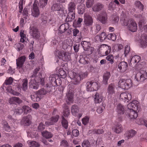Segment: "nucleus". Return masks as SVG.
<instances>
[{"label":"nucleus","mask_w":147,"mask_h":147,"mask_svg":"<svg viewBox=\"0 0 147 147\" xmlns=\"http://www.w3.org/2000/svg\"><path fill=\"white\" fill-rule=\"evenodd\" d=\"M76 8V5L73 2H70L68 5V11L74 12Z\"/></svg>","instance_id":"obj_34"},{"label":"nucleus","mask_w":147,"mask_h":147,"mask_svg":"<svg viewBox=\"0 0 147 147\" xmlns=\"http://www.w3.org/2000/svg\"><path fill=\"white\" fill-rule=\"evenodd\" d=\"M94 0H88L86 4V5L87 7H91L94 4Z\"/></svg>","instance_id":"obj_51"},{"label":"nucleus","mask_w":147,"mask_h":147,"mask_svg":"<svg viewBox=\"0 0 147 147\" xmlns=\"http://www.w3.org/2000/svg\"><path fill=\"white\" fill-rule=\"evenodd\" d=\"M121 99L123 100H125V102H128V100H130L131 98V96L130 93H127L123 92L120 95Z\"/></svg>","instance_id":"obj_18"},{"label":"nucleus","mask_w":147,"mask_h":147,"mask_svg":"<svg viewBox=\"0 0 147 147\" xmlns=\"http://www.w3.org/2000/svg\"><path fill=\"white\" fill-rule=\"evenodd\" d=\"M139 102L136 100L133 101L127 105L128 110L127 111V113H128V116L131 119H135L138 117V114L136 112V110L139 108Z\"/></svg>","instance_id":"obj_1"},{"label":"nucleus","mask_w":147,"mask_h":147,"mask_svg":"<svg viewBox=\"0 0 147 147\" xmlns=\"http://www.w3.org/2000/svg\"><path fill=\"white\" fill-rule=\"evenodd\" d=\"M49 79L50 83L53 86H57L58 85L57 82H59L60 84V82L61 81L58 76L56 74L51 75L49 77Z\"/></svg>","instance_id":"obj_7"},{"label":"nucleus","mask_w":147,"mask_h":147,"mask_svg":"<svg viewBox=\"0 0 147 147\" xmlns=\"http://www.w3.org/2000/svg\"><path fill=\"white\" fill-rule=\"evenodd\" d=\"M51 91V90L50 89L49 90H45L43 88H42L40 90H39L37 92V94L36 95V97L37 98H40V95H43L46 94L47 93H49Z\"/></svg>","instance_id":"obj_22"},{"label":"nucleus","mask_w":147,"mask_h":147,"mask_svg":"<svg viewBox=\"0 0 147 147\" xmlns=\"http://www.w3.org/2000/svg\"><path fill=\"white\" fill-rule=\"evenodd\" d=\"M32 118V116L30 115L24 117L22 118L21 123L24 126H29L31 123Z\"/></svg>","instance_id":"obj_12"},{"label":"nucleus","mask_w":147,"mask_h":147,"mask_svg":"<svg viewBox=\"0 0 147 147\" xmlns=\"http://www.w3.org/2000/svg\"><path fill=\"white\" fill-rule=\"evenodd\" d=\"M66 102L67 105H70V103H72L73 102V94L71 90H69L66 95Z\"/></svg>","instance_id":"obj_14"},{"label":"nucleus","mask_w":147,"mask_h":147,"mask_svg":"<svg viewBox=\"0 0 147 147\" xmlns=\"http://www.w3.org/2000/svg\"><path fill=\"white\" fill-rule=\"evenodd\" d=\"M71 110L72 113L75 115L78 111V106L76 105H73L71 108Z\"/></svg>","instance_id":"obj_39"},{"label":"nucleus","mask_w":147,"mask_h":147,"mask_svg":"<svg viewBox=\"0 0 147 147\" xmlns=\"http://www.w3.org/2000/svg\"><path fill=\"white\" fill-rule=\"evenodd\" d=\"M70 58V56L68 53L67 52L64 53V52L63 54V58L62 59L63 60L67 61L69 60Z\"/></svg>","instance_id":"obj_45"},{"label":"nucleus","mask_w":147,"mask_h":147,"mask_svg":"<svg viewBox=\"0 0 147 147\" xmlns=\"http://www.w3.org/2000/svg\"><path fill=\"white\" fill-rule=\"evenodd\" d=\"M18 51L21 50L24 48V45L22 43H18L16 45Z\"/></svg>","instance_id":"obj_58"},{"label":"nucleus","mask_w":147,"mask_h":147,"mask_svg":"<svg viewBox=\"0 0 147 147\" xmlns=\"http://www.w3.org/2000/svg\"><path fill=\"white\" fill-rule=\"evenodd\" d=\"M59 74L61 76H62V77L63 78H65L67 76L66 72L63 69H60L59 71Z\"/></svg>","instance_id":"obj_52"},{"label":"nucleus","mask_w":147,"mask_h":147,"mask_svg":"<svg viewBox=\"0 0 147 147\" xmlns=\"http://www.w3.org/2000/svg\"><path fill=\"white\" fill-rule=\"evenodd\" d=\"M101 29V27L100 25L98 24H97L96 25V29L95 31H94L93 34H97L99 31Z\"/></svg>","instance_id":"obj_55"},{"label":"nucleus","mask_w":147,"mask_h":147,"mask_svg":"<svg viewBox=\"0 0 147 147\" xmlns=\"http://www.w3.org/2000/svg\"><path fill=\"white\" fill-rule=\"evenodd\" d=\"M89 120V118L88 117H85L83 118L82 120V123L84 125H86L88 122Z\"/></svg>","instance_id":"obj_57"},{"label":"nucleus","mask_w":147,"mask_h":147,"mask_svg":"<svg viewBox=\"0 0 147 147\" xmlns=\"http://www.w3.org/2000/svg\"><path fill=\"white\" fill-rule=\"evenodd\" d=\"M84 22L85 24L87 26L92 25L93 21L91 16L88 15H86L84 17Z\"/></svg>","instance_id":"obj_16"},{"label":"nucleus","mask_w":147,"mask_h":147,"mask_svg":"<svg viewBox=\"0 0 147 147\" xmlns=\"http://www.w3.org/2000/svg\"><path fill=\"white\" fill-rule=\"evenodd\" d=\"M145 23V20H140L139 21L138 25L140 28H142Z\"/></svg>","instance_id":"obj_59"},{"label":"nucleus","mask_w":147,"mask_h":147,"mask_svg":"<svg viewBox=\"0 0 147 147\" xmlns=\"http://www.w3.org/2000/svg\"><path fill=\"white\" fill-rule=\"evenodd\" d=\"M110 73L107 72L103 76V82L105 84H107L108 80L110 77Z\"/></svg>","instance_id":"obj_33"},{"label":"nucleus","mask_w":147,"mask_h":147,"mask_svg":"<svg viewBox=\"0 0 147 147\" xmlns=\"http://www.w3.org/2000/svg\"><path fill=\"white\" fill-rule=\"evenodd\" d=\"M94 98L95 102L96 103H100L102 101V97L101 96H100L99 94L98 93H96L94 96Z\"/></svg>","instance_id":"obj_29"},{"label":"nucleus","mask_w":147,"mask_h":147,"mask_svg":"<svg viewBox=\"0 0 147 147\" xmlns=\"http://www.w3.org/2000/svg\"><path fill=\"white\" fill-rule=\"evenodd\" d=\"M30 78H34L36 80L40 81V84H44V79L42 78V74L40 71V68L37 67L35 68L33 71V73L30 76Z\"/></svg>","instance_id":"obj_4"},{"label":"nucleus","mask_w":147,"mask_h":147,"mask_svg":"<svg viewBox=\"0 0 147 147\" xmlns=\"http://www.w3.org/2000/svg\"><path fill=\"white\" fill-rule=\"evenodd\" d=\"M136 131L134 130H130L128 133L126 134V136L128 137V139L131 138L134 136L136 134Z\"/></svg>","instance_id":"obj_35"},{"label":"nucleus","mask_w":147,"mask_h":147,"mask_svg":"<svg viewBox=\"0 0 147 147\" xmlns=\"http://www.w3.org/2000/svg\"><path fill=\"white\" fill-rule=\"evenodd\" d=\"M107 37L106 35V33L105 32H102L100 36H98V35L96 36V37H98L100 39V41L101 42L104 40Z\"/></svg>","instance_id":"obj_37"},{"label":"nucleus","mask_w":147,"mask_h":147,"mask_svg":"<svg viewBox=\"0 0 147 147\" xmlns=\"http://www.w3.org/2000/svg\"><path fill=\"white\" fill-rule=\"evenodd\" d=\"M22 110L24 113H27L30 112L31 109L27 106L24 105L22 107Z\"/></svg>","instance_id":"obj_43"},{"label":"nucleus","mask_w":147,"mask_h":147,"mask_svg":"<svg viewBox=\"0 0 147 147\" xmlns=\"http://www.w3.org/2000/svg\"><path fill=\"white\" fill-rule=\"evenodd\" d=\"M117 111L118 115L123 114L124 113V108L123 106L121 104H119L117 106Z\"/></svg>","instance_id":"obj_30"},{"label":"nucleus","mask_w":147,"mask_h":147,"mask_svg":"<svg viewBox=\"0 0 147 147\" xmlns=\"http://www.w3.org/2000/svg\"><path fill=\"white\" fill-rule=\"evenodd\" d=\"M62 120L61 123L65 129H67L68 127V122L67 120H66L63 117H62Z\"/></svg>","instance_id":"obj_42"},{"label":"nucleus","mask_w":147,"mask_h":147,"mask_svg":"<svg viewBox=\"0 0 147 147\" xmlns=\"http://www.w3.org/2000/svg\"><path fill=\"white\" fill-rule=\"evenodd\" d=\"M81 45L82 46L84 50H85L86 49L88 48L89 46V43L86 41H82L81 43Z\"/></svg>","instance_id":"obj_46"},{"label":"nucleus","mask_w":147,"mask_h":147,"mask_svg":"<svg viewBox=\"0 0 147 147\" xmlns=\"http://www.w3.org/2000/svg\"><path fill=\"white\" fill-rule=\"evenodd\" d=\"M64 53L63 51H60L58 50H56L55 54L56 56L59 59L63 58V54Z\"/></svg>","instance_id":"obj_36"},{"label":"nucleus","mask_w":147,"mask_h":147,"mask_svg":"<svg viewBox=\"0 0 147 147\" xmlns=\"http://www.w3.org/2000/svg\"><path fill=\"white\" fill-rule=\"evenodd\" d=\"M93 50L94 48L93 47H90L87 49H86L85 51H87L86 53L88 55H90L92 53Z\"/></svg>","instance_id":"obj_53"},{"label":"nucleus","mask_w":147,"mask_h":147,"mask_svg":"<svg viewBox=\"0 0 147 147\" xmlns=\"http://www.w3.org/2000/svg\"><path fill=\"white\" fill-rule=\"evenodd\" d=\"M72 134L73 136L77 137L79 135V132L77 129H75L72 130Z\"/></svg>","instance_id":"obj_60"},{"label":"nucleus","mask_w":147,"mask_h":147,"mask_svg":"<svg viewBox=\"0 0 147 147\" xmlns=\"http://www.w3.org/2000/svg\"><path fill=\"white\" fill-rule=\"evenodd\" d=\"M31 144L32 145V146L34 147H38L40 146V144L38 143L35 141H32L30 142Z\"/></svg>","instance_id":"obj_62"},{"label":"nucleus","mask_w":147,"mask_h":147,"mask_svg":"<svg viewBox=\"0 0 147 147\" xmlns=\"http://www.w3.org/2000/svg\"><path fill=\"white\" fill-rule=\"evenodd\" d=\"M141 60V57L138 55H135L133 56L130 61L131 64L136 63V65Z\"/></svg>","instance_id":"obj_25"},{"label":"nucleus","mask_w":147,"mask_h":147,"mask_svg":"<svg viewBox=\"0 0 147 147\" xmlns=\"http://www.w3.org/2000/svg\"><path fill=\"white\" fill-rule=\"evenodd\" d=\"M40 81H37L34 79V80H31L29 83L30 87L34 89H37L38 88Z\"/></svg>","instance_id":"obj_15"},{"label":"nucleus","mask_w":147,"mask_h":147,"mask_svg":"<svg viewBox=\"0 0 147 147\" xmlns=\"http://www.w3.org/2000/svg\"><path fill=\"white\" fill-rule=\"evenodd\" d=\"M14 114L16 115H21L23 113V110L22 109H16L14 110Z\"/></svg>","instance_id":"obj_50"},{"label":"nucleus","mask_w":147,"mask_h":147,"mask_svg":"<svg viewBox=\"0 0 147 147\" xmlns=\"http://www.w3.org/2000/svg\"><path fill=\"white\" fill-rule=\"evenodd\" d=\"M45 128V125L43 123H40L38 127V129L39 131H42Z\"/></svg>","instance_id":"obj_56"},{"label":"nucleus","mask_w":147,"mask_h":147,"mask_svg":"<svg viewBox=\"0 0 147 147\" xmlns=\"http://www.w3.org/2000/svg\"><path fill=\"white\" fill-rule=\"evenodd\" d=\"M97 18L102 23L105 24L106 23L107 18L106 11L105 10L102 11L100 14L98 15Z\"/></svg>","instance_id":"obj_9"},{"label":"nucleus","mask_w":147,"mask_h":147,"mask_svg":"<svg viewBox=\"0 0 147 147\" xmlns=\"http://www.w3.org/2000/svg\"><path fill=\"white\" fill-rule=\"evenodd\" d=\"M115 86L114 84H111L109 85L107 93L109 94H113L115 93Z\"/></svg>","instance_id":"obj_23"},{"label":"nucleus","mask_w":147,"mask_h":147,"mask_svg":"<svg viewBox=\"0 0 147 147\" xmlns=\"http://www.w3.org/2000/svg\"><path fill=\"white\" fill-rule=\"evenodd\" d=\"M85 6L84 4H81L78 7V12L79 13L82 14L85 11Z\"/></svg>","instance_id":"obj_38"},{"label":"nucleus","mask_w":147,"mask_h":147,"mask_svg":"<svg viewBox=\"0 0 147 147\" xmlns=\"http://www.w3.org/2000/svg\"><path fill=\"white\" fill-rule=\"evenodd\" d=\"M68 28V26L67 24H61L60 26L59 30V33H62L65 32L67 28Z\"/></svg>","instance_id":"obj_27"},{"label":"nucleus","mask_w":147,"mask_h":147,"mask_svg":"<svg viewBox=\"0 0 147 147\" xmlns=\"http://www.w3.org/2000/svg\"><path fill=\"white\" fill-rule=\"evenodd\" d=\"M108 38L112 40L113 41H115L116 38V35L115 34H109L107 36Z\"/></svg>","instance_id":"obj_47"},{"label":"nucleus","mask_w":147,"mask_h":147,"mask_svg":"<svg viewBox=\"0 0 147 147\" xmlns=\"http://www.w3.org/2000/svg\"><path fill=\"white\" fill-rule=\"evenodd\" d=\"M13 82V78L11 77H9L8 79L5 80V82L3 84V86L5 85H10L12 84Z\"/></svg>","instance_id":"obj_44"},{"label":"nucleus","mask_w":147,"mask_h":147,"mask_svg":"<svg viewBox=\"0 0 147 147\" xmlns=\"http://www.w3.org/2000/svg\"><path fill=\"white\" fill-rule=\"evenodd\" d=\"M33 10L32 11V15L34 17H38L40 14V12L36 4L35 3L33 4Z\"/></svg>","instance_id":"obj_20"},{"label":"nucleus","mask_w":147,"mask_h":147,"mask_svg":"<svg viewBox=\"0 0 147 147\" xmlns=\"http://www.w3.org/2000/svg\"><path fill=\"white\" fill-rule=\"evenodd\" d=\"M61 145H63L65 147H68L69 146V145L67 141L64 140L61 142Z\"/></svg>","instance_id":"obj_61"},{"label":"nucleus","mask_w":147,"mask_h":147,"mask_svg":"<svg viewBox=\"0 0 147 147\" xmlns=\"http://www.w3.org/2000/svg\"><path fill=\"white\" fill-rule=\"evenodd\" d=\"M135 5L138 8L141 10L143 11L144 9V6L139 1H137L135 3Z\"/></svg>","instance_id":"obj_40"},{"label":"nucleus","mask_w":147,"mask_h":147,"mask_svg":"<svg viewBox=\"0 0 147 147\" xmlns=\"http://www.w3.org/2000/svg\"><path fill=\"white\" fill-rule=\"evenodd\" d=\"M129 24L128 28V29L132 32H135L137 30V26L136 23L133 20H131L130 22H126L125 21L124 24L127 26Z\"/></svg>","instance_id":"obj_6"},{"label":"nucleus","mask_w":147,"mask_h":147,"mask_svg":"<svg viewBox=\"0 0 147 147\" xmlns=\"http://www.w3.org/2000/svg\"><path fill=\"white\" fill-rule=\"evenodd\" d=\"M105 109V107L103 106H102V107H99L97 109V111L98 113L99 114L101 113L102 112L103 109Z\"/></svg>","instance_id":"obj_64"},{"label":"nucleus","mask_w":147,"mask_h":147,"mask_svg":"<svg viewBox=\"0 0 147 147\" xmlns=\"http://www.w3.org/2000/svg\"><path fill=\"white\" fill-rule=\"evenodd\" d=\"M113 55L110 54L108 55L106 57V59L107 60L109 61L112 64L113 63Z\"/></svg>","instance_id":"obj_54"},{"label":"nucleus","mask_w":147,"mask_h":147,"mask_svg":"<svg viewBox=\"0 0 147 147\" xmlns=\"http://www.w3.org/2000/svg\"><path fill=\"white\" fill-rule=\"evenodd\" d=\"M88 75V73L86 72L78 74L71 71L69 74L70 78L74 80L75 84H77L79 83L81 80L87 77Z\"/></svg>","instance_id":"obj_2"},{"label":"nucleus","mask_w":147,"mask_h":147,"mask_svg":"<svg viewBox=\"0 0 147 147\" xmlns=\"http://www.w3.org/2000/svg\"><path fill=\"white\" fill-rule=\"evenodd\" d=\"M75 18V13L74 12L69 11L65 20L66 22H71Z\"/></svg>","instance_id":"obj_24"},{"label":"nucleus","mask_w":147,"mask_h":147,"mask_svg":"<svg viewBox=\"0 0 147 147\" xmlns=\"http://www.w3.org/2000/svg\"><path fill=\"white\" fill-rule=\"evenodd\" d=\"M30 32H32V35L33 37L36 39H38L40 37V33L36 27H30Z\"/></svg>","instance_id":"obj_10"},{"label":"nucleus","mask_w":147,"mask_h":147,"mask_svg":"<svg viewBox=\"0 0 147 147\" xmlns=\"http://www.w3.org/2000/svg\"><path fill=\"white\" fill-rule=\"evenodd\" d=\"M114 131L116 133L119 134L122 131L123 128L121 125L119 123H117L115 126L113 128Z\"/></svg>","instance_id":"obj_26"},{"label":"nucleus","mask_w":147,"mask_h":147,"mask_svg":"<svg viewBox=\"0 0 147 147\" xmlns=\"http://www.w3.org/2000/svg\"><path fill=\"white\" fill-rule=\"evenodd\" d=\"M64 108V115L65 117H68L70 114V110L67 105L65 103L63 105Z\"/></svg>","instance_id":"obj_28"},{"label":"nucleus","mask_w":147,"mask_h":147,"mask_svg":"<svg viewBox=\"0 0 147 147\" xmlns=\"http://www.w3.org/2000/svg\"><path fill=\"white\" fill-rule=\"evenodd\" d=\"M26 59L25 56H23L16 59V65L18 68L20 69L22 67L26 61Z\"/></svg>","instance_id":"obj_13"},{"label":"nucleus","mask_w":147,"mask_h":147,"mask_svg":"<svg viewBox=\"0 0 147 147\" xmlns=\"http://www.w3.org/2000/svg\"><path fill=\"white\" fill-rule=\"evenodd\" d=\"M48 0H40L38 5L40 7L43 8L47 4Z\"/></svg>","instance_id":"obj_41"},{"label":"nucleus","mask_w":147,"mask_h":147,"mask_svg":"<svg viewBox=\"0 0 147 147\" xmlns=\"http://www.w3.org/2000/svg\"><path fill=\"white\" fill-rule=\"evenodd\" d=\"M22 100L20 98L16 97H12L9 100V103L11 104H16L17 103L20 104L22 103Z\"/></svg>","instance_id":"obj_17"},{"label":"nucleus","mask_w":147,"mask_h":147,"mask_svg":"<svg viewBox=\"0 0 147 147\" xmlns=\"http://www.w3.org/2000/svg\"><path fill=\"white\" fill-rule=\"evenodd\" d=\"M103 7L104 5L100 3H98L94 5L92 9L94 11L97 12L100 11Z\"/></svg>","instance_id":"obj_21"},{"label":"nucleus","mask_w":147,"mask_h":147,"mask_svg":"<svg viewBox=\"0 0 147 147\" xmlns=\"http://www.w3.org/2000/svg\"><path fill=\"white\" fill-rule=\"evenodd\" d=\"M82 147H90V143L88 140H84L82 143Z\"/></svg>","instance_id":"obj_48"},{"label":"nucleus","mask_w":147,"mask_h":147,"mask_svg":"<svg viewBox=\"0 0 147 147\" xmlns=\"http://www.w3.org/2000/svg\"><path fill=\"white\" fill-rule=\"evenodd\" d=\"M147 78V73L146 71L141 70L138 72L135 76V78L138 82H142Z\"/></svg>","instance_id":"obj_5"},{"label":"nucleus","mask_w":147,"mask_h":147,"mask_svg":"<svg viewBox=\"0 0 147 147\" xmlns=\"http://www.w3.org/2000/svg\"><path fill=\"white\" fill-rule=\"evenodd\" d=\"M118 67L121 71L124 72L127 69V64L124 61H121L119 64Z\"/></svg>","instance_id":"obj_19"},{"label":"nucleus","mask_w":147,"mask_h":147,"mask_svg":"<svg viewBox=\"0 0 147 147\" xmlns=\"http://www.w3.org/2000/svg\"><path fill=\"white\" fill-rule=\"evenodd\" d=\"M132 80L130 79L126 80L120 79L118 82V86L120 88L125 90H127L132 86Z\"/></svg>","instance_id":"obj_3"},{"label":"nucleus","mask_w":147,"mask_h":147,"mask_svg":"<svg viewBox=\"0 0 147 147\" xmlns=\"http://www.w3.org/2000/svg\"><path fill=\"white\" fill-rule=\"evenodd\" d=\"M87 89L88 91H92L96 90L98 89V85L95 82H87L86 83Z\"/></svg>","instance_id":"obj_8"},{"label":"nucleus","mask_w":147,"mask_h":147,"mask_svg":"<svg viewBox=\"0 0 147 147\" xmlns=\"http://www.w3.org/2000/svg\"><path fill=\"white\" fill-rule=\"evenodd\" d=\"M112 19L115 23H116L119 21V18L118 16L114 15L113 16Z\"/></svg>","instance_id":"obj_63"},{"label":"nucleus","mask_w":147,"mask_h":147,"mask_svg":"<svg viewBox=\"0 0 147 147\" xmlns=\"http://www.w3.org/2000/svg\"><path fill=\"white\" fill-rule=\"evenodd\" d=\"M59 116L58 115H56L53 116L50 118V121L49 122V125H52L57 122L59 120Z\"/></svg>","instance_id":"obj_32"},{"label":"nucleus","mask_w":147,"mask_h":147,"mask_svg":"<svg viewBox=\"0 0 147 147\" xmlns=\"http://www.w3.org/2000/svg\"><path fill=\"white\" fill-rule=\"evenodd\" d=\"M140 40V42L141 47L146 48L147 46V36L145 34L142 35L141 38Z\"/></svg>","instance_id":"obj_11"},{"label":"nucleus","mask_w":147,"mask_h":147,"mask_svg":"<svg viewBox=\"0 0 147 147\" xmlns=\"http://www.w3.org/2000/svg\"><path fill=\"white\" fill-rule=\"evenodd\" d=\"M27 80L26 79H24L23 80V82L22 87L23 90L25 91L27 89Z\"/></svg>","instance_id":"obj_49"},{"label":"nucleus","mask_w":147,"mask_h":147,"mask_svg":"<svg viewBox=\"0 0 147 147\" xmlns=\"http://www.w3.org/2000/svg\"><path fill=\"white\" fill-rule=\"evenodd\" d=\"M41 133L43 136L45 137L46 139L51 138L53 136V135L51 134V133L47 131H42Z\"/></svg>","instance_id":"obj_31"}]
</instances>
